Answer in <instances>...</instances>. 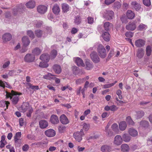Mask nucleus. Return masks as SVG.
Listing matches in <instances>:
<instances>
[{
	"mask_svg": "<svg viewBox=\"0 0 152 152\" xmlns=\"http://www.w3.org/2000/svg\"><path fill=\"white\" fill-rule=\"evenodd\" d=\"M143 3L144 5L147 7H149L151 5L150 0H142Z\"/></svg>",
	"mask_w": 152,
	"mask_h": 152,
	"instance_id": "49",
	"label": "nucleus"
},
{
	"mask_svg": "<svg viewBox=\"0 0 152 152\" xmlns=\"http://www.w3.org/2000/svg\"><path fill=\"white\" fill-rule=\"evenodd\" d=\"M89 125L86 123H84L83 124V129L85 131H87L89 129Z\"/></svg>",
	"mask_w": 152,
	"mask_h": 152,
	"instance_id": "55",
	"label": "nucleus"
},
{
	"mask_svg": "<svg viewBox=\"0 0 152 152\" xmlns=\"http://www.w3.org/2000/svg\"><path fill=\"white\" fill-rule=\"evenodd\" d=\"M74 22L76 24L78 25L80 24L81 22L80 17L79 16H77Z\"/></svg>",
	"mask_w": 152,
	"mask_h": 152,
	"instance_id": "50",
	"label": "nucleus"
},
{
	"mask_svg": "<svg viewBox=\"0 0 152 152\" xmlns=\"http://www.w3.org/2000/svg\"><path fill=\"white\" fill-rule=\"evenodd\" d=\"M11 35L9 33H7L3 35L2 37L3 39L6 41L10 40L12 39Z\"/></svg>",
	"mask_w": 152,
	"mask_h": 152,
	"instance_id": "24",
	"label": "nucleus"
},
{
	"mask_svg": "<svg viewBox=\"0 0 152 152\" xmlns=\"http://www.w3.org/2000/svg\"><path fill=\"white\" fill-rule=\"evenodd\" d=\"M35 59V56L33 54H27L25 56L24 60L27 62H31L33 61Z\"/></svg>",
	"mask_w": 152,
	"mask_h": 152,
	"instance_id": "7",
	"label": "nucleus"
},
{
	"mask_svg": "<svg viewBox=\"0 0 152 152\" xmlns=\"http://www.w3.org/2000/svg\"><path fill=\"white\" fill-rule=\"evenodd\" d=\"M21 132H18L15 134L14 137V139H20L21 137Z\"/></svg>",
	"mask_w": 152,
	"mask_h": 152,
	"instance_id": "58",
	"label": "nucleus"
},
{
	"mask_svg": "<svg viewBox=\"0 0 152 152\" xmlns=\"http://www.w3.org/2000/svg\"><path fill=\"white\" fill-rule=\"evenodd\" d=\"M102 37L105 41L108 42L110 40V36L108 32H105L103 33Z\"/></svg>",
	"mask_w": 152,
	"mask_h": 152,
	"instance_id": "22",
	"label": "nucleus"
},
{
	"mask_svg": "<svg viewBox=\"0 0 152 152\" xmlns=\"http://www.w3.org/2000/svg\"><path fill=\"white\" fill-rule=\"evenodd\" d=\"M22 42L23 46L25 47L28 46L30 43V41L27 37L25 36L22 38Z\"/></svg>",
	"mask_w": 152,
	"mask_h": 152,
	"instance_id": "25",
	"label": "nucleus"
},
{
	"mask_svg": "<svg viewBox=\"0 0 152 152\" xmlns=\"http://www.w3.org/2000/svg\"><path fill=\"white\" fill-rule=\"evenodd\" d=\"M0 86L4 88L5 87H8L11 88V87L9 86L7 83L6 82H4L1 80H0Z\"/></svg>",
	"mask_w": 152,
	"mask_h": 152,
	"instance_id": "43",
	"label": "nucleus"
},
{
	"mask_svg": "<svg viewBox=\"0 0 152 152\" xmlns=\"http://www.w3.org/2000/svg\"><path fill=\"white\" fill-rule=\"evenodd\" d=\"M126 121L129 125H133L134 124V122L133 121L130 116H128L127 117Z\"/></svg>",
	"mask_w": 152,
	"mask_h": 152,
	"instance_id": "42",
	"label": "nucleus"
},
{
	"mask_svg": "<svg viewBox=\"0 0 152 152\" xmlns=\"http://www.w3.org/2000/svg\"><path fill=\"white\" fill-rule=\"evenodd\" d=\"M27 85L30 88H31L32 89H36L37 90L39 89V86H33L29 83H28L27 84Z\"/></svg>",
	"mask_w": 152,
	"mask_h": 152,
	"instance_id": "48",
	"label": "nucleus"
},
{
	"mask_svg": "<svg viewBox=\"0 0 152 152\" xmlns=\"http://www.w3.org/2000/svg\"><path fill=\"white\" fill-rule=\"evenodd\" d=\"M29 146L28 145L25 144L24 145L22 148L23 150L24 151H27L28 149Z\"/></svg>",
	"mask_w": 152,
	"mask_h": 152,
	"instance_id": "63",
	"label": "nucleus"
},
{
	"mask_svg": "<svg viewBox=\"0 0 152 152\" xmlns=\"http://www.w3.org/2000/svg\"><path fill=\"white\" fill-rule=\"evenodd\" d=\"M39 67L42 68H46L48 66V65L47 64L44 63L43 62H41L40 63L39 65Z\"/></svg>",
	"mask_w": 152,
	"mask_h": 152,
	"instance_id": "52",
	"label": "nucleus"
},
{
	"mask_svg": "<svg viewBox=\"0 0 152 152\" xmlns=\"http://www.w3.org/2000/svg\"><path fill=\"white\" fill-rule=\"evenodd\" d=\"M57 54V51L56 50H53L51 52L50 58L51 59H54L56 56Z\"/></svg>",
	"mask_w": 152,
	"mask_h": 152,
	"instance_id": "44",
	"label": "nucleus"
},
{
	"mask_svg": "<svg viewBox=\"0 0 152 152\" xmlns=\"http://www.w3.org/2000/svg\"><path fill=\"white\" fill-rule=\"evenodd\" d=\"M25 9V7L24 4H20L17 6L16 8L13 9V14L16 15L18 13H21L23 12Z\"/></svg>",
	"mask_w": 152,
	"mask_h": 152,
	"instance_id": "4",
	"label": "nucleus"
},
{
	"mask_svg": "<svg viewBox=\"0 0 152 152\" xmlns=\"http://www.w3.org/2000/svg\"><path fill=\"white\" fill-rule=\"evenodd\" d=\"M145 42L144 40L139 39L136 40L135 42V46L138 48L143 47L145 45Z\"/></svg>",
	"mask_w": 152,
	"mask_h": 152,
	"instance_id": "11",
	"label": "nucleus"
},
{
	"mask_svg": "<svg viewBox=\"0 0 152 152\" xmlns=\"http://www.w3.org/2000/svg\"><path fill=\"white\" fill-rule=\"evenodd\" d=\"M21 110L23 113L27 111L28 112L27 113V116L30 117L33 112V109L31 107H29V104L28 102H23L21 106Z\"/></svg>",
	"mask_w": 152,
	"mask_h": 152,
	"instance_id": "1",
	"label": "nucleus"
},
{
	"mask_svg": "<svg viewBox=\"0 0 152 152\" xmlns=\"http://www.w3.org/2000/svg\"><path fill=\"white\" fill-rule=\"evenodd\" d=\"M122 142V140L121 137L119 135H116L114 138L113 143L114 144L119 145Z\"/></svg>",
	"mask_w": 152,
	"mask_h": 152,
	"instance_id": "13",
	"label": "nucleus"
},
{
	"mask_svg": "<svg viewBox=\"0 0 152 152\" xmlns=\"http://www.w3.org/2000/svg\"><path fill=\"white\" fill-rule=\"evenodd\" d=\"M119 125L120 129L121 131L124 130L127 127L126 124L124 121L121 122Z\"/></svg>",
	"mask_w": 152,
	"mask_h": 152,
	"instance_id": "30",
	"label": "nucleus"
},
{
	"mask_svg": "<svg viewBox=\"0 0 152 152\" xmlns=\"http://www.w3.org/2000/svg\"><path fill=\"white\" fill-rule=\"evenodd\" d=\"M121 151L124 152H128L129 150V146L126 144H123L121 146Z\"/></svg>",
	"mask_w": 152,
	"mask_h": 152,
	"instance_id": "33",
	"label": "nucleus"
},
{
	"mask_svg": "<svg viewBox=\"0 0 152 152\" xmlns=\"http://www.w3.org/2000/svg\"><path fill=\"white\" fill-rule=\"evenodd\" d=\"M47 7L44 5H39L37 8V12L39 13L42 14H44L47 11Z\"/></svg>",
	"mask_w": 152,
	"mask_h": 152,
	"instance_id": "10",
	"label": "nucleus"
},
{
	"mask_svg": "<svg viewBox=\"0 0 152 152\" xmlns=\"http://www.w3.org/2000/svg\"><path fill=\"white\" fill-rule=\"evenodd\" d=\"M50 121L51 123L54 124H57L59 122L58 117L55 115H51L50 118Z\"/></svg>",
	"mask_w": 152,
	"mask_h": 152,
	"instance_id": "14",
	"label": "nucleus"
},
{
	"mask_svg": "<svg viewBox=\"0 0 152 152\" xmlns=\"http://www.w3.org/2000/svg\"><path fill=\"white\" fill-rule=\"evenodd\" d=\"M52 10L54 13L57 15L59 14L60 12V9L59 6L57 4H56L53 5Z\"/></svg>",
	"mask_w": 152,
	"mask_h": 152,
	"instance_id": "23",
	"label": "nucleus"
},
{
	"mask_svg": "<svg viewBox=\"0 0 152 152\" xmlns=\"http://www.w3.org/2000/svg\"><path fill=\"white\" fill-rule=\"evenodd\" d=\"M111 127L114 131H116L118 129V125L116 124H114L112 125Z\"/></svg>",
	"mask_w": 152,
	"mask_h": 152,
	"instance_id": "54",
	"label": "nucleus"
},
{
	"mask_svg": "<svg viewBox=\"0 0 152 152\" xmlns=\"http://www.w3.org/2000/svg\"><path fill=\"white\" fill-rule=\"evenodd\" d=\"M75 62L78 66H84V64L83 62V61L79 58H76Z\"/></svg>",
	"mask_w": 152,
	"mask_h": 152,
	"instance_id": "34",
	"label": "nucleus"
},
{
	"mask_svg": "<svg viewBox=\"0 0 152 152\" xmlns=\"http://www.w3.org/2000/svg\"><path fill=\"white\" fill-rule=\"evenodd\" d=\"M60 122L63 124H66L69 123V121L66 116L64 114H62L60 117Z\"/></svg>",
	"mask_w": 152,
	"mask_h": 152,
	"instance_id": "15",
	"label": "nucleus"
},
{
	"mask_svg": "<svg viewBox=\"0 0 152 152\" xmlns=\"http://www.w3.org/2000/svg\"><path fill=\"white\" fill-rule=\"evenodd\" d=\"M90 55L91 60L94 63H97L100 61V58L96 52H92Z\"/></svg>",
	"mask_w": 152,
	"mask_h": 152,
	"instance_id": "6",
	"label": "nucleus"
},
{
	"mask_svg": "<svg viewBox=\"0 0 152 152\" xmlns=\"http://www.w3.org/2000/svg\"><path fill=\"white\" fill-rule=\"evenodd\" d=\"M88 23L90 24H92L94 23V18L91 17H89L88 18Z\"/></svg>",
	"mask_w": 152,
	"mask_h": 152,
	"instance_id": "59",
	"label": "nucleus"
},
{
	"mask_svg": "<svg viewBox=\"0 0 152 152\" xmlns=\"http://www.w3.org/2000/svg\"><path fill=\"white\" fill-rule=\"evenodd\" d=\"M122 138L123 140L125 142H129L131 139L130 136H129L128 134H124L123 135Z\"/></svg>",
	"mask_w": 152,
	"mask_h": 152,
	"instance_id": "41",
	"label": "nucleus"
},
{
	"mask_svg": "<svg viewBox=\"0 0 152 152\" xmlns=\"http://www.w3.org/2000/svg\"><path fill=\"white\" fill-rule=\"evenodd\" d=\"M121 4L119 1H116L113 4V7L115 8L119 9L121 6Z\"/></svg>",
	"mask_w": 152,
	"mask_h": 152,
	"instance_id": "47",
	"label": "nucleus"
},
{
	"mask_svg": "<svg viewBox=\"0 0 152 152\" xmlns=\"http://www.w3.org/2000/svg\"><path fill=\"white\" fill-rule=\"evenodd\" d=\"M39 127L42 129L45 128L48 126V122L44 120L40 121L39 122Z\"/></svg>",
	"mask_w": 152,
	"mask_h": 152,
	"instance_id": "19",
	"label": "nucleus"
},
{
	"mask_svg": "<svg viewBox=\"0 0 152 152\" xmlns=\"http://www.w3.org/2000/svg\"><path fill=\"white\" fill-rule=\"evenodd\" d=\"M97 51L98 55L101 58H104L107 56L106 50L104 46L101 44H99L97 47Z\"/></svg>",
	"mask_w": 152,
	"mask_h": 152,
	"instance_id": "2",
	"label": "nucleus"
},
{
	"mask_svg": "<svg viewBox=\"0 0 152 152\" xmlns=\"http://www.w3.org/2000/svg\"><path fill=\"white\" fill-rule=\"evenodd\" d=\"M144 55V50L142 48H139L137 50V57L139 58H141Z\"/></svg>",
	"mask_w": 152,
	"mask_h": 152,
	"instance_id": "28",
	"label": "nucleus"
},
{
	"mask_svg": "<svg viewBox=\"0 0 152 152\" xmlns=\"http://www.w3.org/2000/svg\"><path fill=\"white\" fill-rule=\"evenodd\" d=\"M45 134L46 136L49 137H52L56 135L55 131L52 129H50L45 131Z\"/></svg>",
	"mask_w": 152,
	"mask_h": 152,
	"instance_id": "12",
	"label": "nucleus"
},
{
	"mask_svg": "<svg viewBox=\"0 0 152 152\" xmlns=\"http://www.w3.org/2000/svg\"><path fill=\"white\" fill-rule=\"evenodd\" d=\"M138 28L139 30L142 31L145 29L146 28L147 26L145 25L141 24L139 25Z\"/></svg>",
	"mask_w": 152,
	"mask_h": 152,
	"instance_id": "51",
	"label": "nucleus"
},
{
	"mask_svg": "<svg viewBox=\"0 0 152 152\" xmlns=\"http://www.w3.org/2000/svg\"><path fill=\"white\" fill-rule=\"evenodd\" d=\"M131 4L133 9L137 11H139L142 9L140 4L136 1H132Z\"/></svg>",
	"mask_w": 152,
	"mask_h": 152,
	"instance_id": "8",
	"label": "nucleus"
},
{
	"mask_svg": "<svg viewBox=\"0 0 152 152\" xmlns=\"http://www.w3.org/2000/svg\"><path fill=\"white\" fill-rule=\"evenodd\" d=\"M35 3L34 1L31 0L28 2L26 4V5L27 8L32 9L35 6Z\"/></svg>",
	"mask_w": 152,
	"mask_h": 152,
	"instance_id": "26",
	"label": "nucleus"
},
{
	"mask_svg": "<svg viewBox=\"0 0 152 152\" xmlns=\"http://www.w3.org/2000/svg\"><path fill=\"white\" fill-rule=\"evenodd\" d=\"M115 0H105L104 3L107 5H109L114 2Z\"/></svg>",
	"mask_w": 152,
	"mask_h": 152,
	"instance_id": "61",
	"label": "nucleus"
},
{
	"mask_svg": "<svg viewBox=\"0 0 152 152\" xmlns=\"http://www.w3.org/2000/svg\"><path fill=\"white\" fill-rule=\"evenodd\" d=\"M140 124L142 127L146 128L148 126L149 123L147 121H142L140 122Z\"/></svg>",
	"mask_w": 152,
	"mask_h": 152,
	"instance_id": "38",
	"label": "nucleus"
},
{
	"mask_svg": "<svg viewBox=\"0 0 152 152\" xmlns=\"http://www.w3.org/2000/svg\"><path fill=\"white\" fill-rule=\"evenodd\" d=\"M110 110L114 112L117 110L118 108L115 105H113L110 106Z\"/></svg>",
	"mask_w": 152,
	"mask_h": 152,
	"instance_id": "57",
	"label": "nucleus"
},
{
	"mask_svg": "<svg viewBox=\"0 0 152 152\" xmlns=\"http://www.w3.org/2000/svg\"><path fill=\"white\" fill-rule=\"evenodd\" d=\"M35 33L37 37H40L43 34V31L41 30L38 29L35 31Z\"/></svg>",
	"mask_w": 152,
	"mask_h": 152,
	"instance_id": "45",
	"label": "nucleus"
},
{
	"mask_svg": "<svg viewBox=\"0 0 152 152\" xmlns=\"http://www.w3.org/2000/svg\"><path fill=\"white\" fill-rule=\"evenodd\" d=\"M125 36L127 37L131 38L133 37V34L131 31L126 32L125 34Z\"/></svg>",
	"mask_w": 152,
	"mask_h": 152,
	"instance_id": "56",
	"label": "nucleus"
},
{
	"mask_svg": "<svg viewBox=\"0 0 152 152\" xmlns=\"http://www.w3.org/2000/svg\"><path fill=\"white\" fill-rule=\"evenodd\" d=\"M136 27L135 22H130L126 26V28L128 30L133 31L136 28Z\"/></svg>",
	"mask_w": 152,
	"mask_h": 152,
	"instance_id": "16",
	"label": "nucleus"
},
{
	"mask_svg": "<svg viewBox=\"0 0 152 152\" xmlns=\"http://www.w3.org/2000/svg\"><path fill=\"white\" fill-rule=\"evenodd\" d=\"M41 52V51L40 49L38 48H36L32 51V53L33 55L35 56H37L39 55Z\"/></svg>",
	"mask_w": 152,
	"mask_h": 152,
	"instance_id": "32",
	"label": "nucleus"
},
{
	"mask_svg": "<svg viewBox=\"0 0 152 152\" xmlns=\"http://www.w3.org/2000/svg\"><path fill=\"white\" fill-rule=\"evenodd\" d=\"M146 50L147 56H150L151 54L152 51L151 46L149 45L147 46L146 48Z\"/></svg>",
	"mask_w": 152,
	"mask_h": 152,
	"instance_id": "46",
	"label": "nucleus"
},
{
	"mask_svg": "<svg viewBox=\"0 0 152 152\" xmlns=\"http://www.w3.org/2000/svg\"><path fill=\"white\" fill-rule=\"evenodd\" d=\"M50 58L49 55L47 53L42 54L40 57V59L46 62L49 61Z\"/></svg>",
	"mask_w": 152,
	"mask_h": 152,
	"instance_id": "18",
	"label": "nucleus"
},
{
	"mask_svg": "<svg viewBox=\"0 0 152 152\" xmlns=\"http://www.w3.org/2000/svg\"><path fill=\"white\" fill-rule=\"evenodd\" d=\"M112 150V148L111 146L106 145H102L101 148V150L102 152H109Z\"/></svg>",
	"mask_w": 152,
	"mask_h": 152,
	"instance_id": "17",
	"label": "nucleus"
},
{
	"mask_svg": "<svg viewBox=\"0 0 152 152\" xmlns=\"http://www.w3.org/2000/svg\"><path fill=\"white\" fill-rule=\"evenodd\" d=\"M10 102L8 101H0V107H4L6 105L7 109V108Z\"/></svg>",
	"mask_w": 152,
	"mask_h": 152,
	"instance_id": "39",
	"label": "nucleus"
},
{
	"mask_svg": "<svg viewBox=\"0 0 152 152\" xmlns=\"http://www.w3.org/2000/svg\"><path fill=\"white\" fill-rule=\"evenodd\" d=\"M53 69L56 74H59L61 71V69L60 66L57 64H55L53 66Z\"/></svg>",
	"mask_w": 152,
	"mask_h": 152,
	"instance_id": "20",
	"label": "nucleus"
},
{
	"mask_svg": "<svg viewBox=\"0 0 152 152\" xmlns=\"http://www.w3.org/2000/svg\"><path fill=\"white\" fill-rule=\"evenodd\" d=\"M84 134L83 129H81L80 132H74L73 136L77 141L79 142L82 140V136Z\"/></svg>",
	"mask_w": 152,
	"mask_h": 152,
	"instance_id": "5",
	"label": "nucleus"
},
{
	"mask_svg": "<svg viewBox=\"0 0 152 152\" xmlns=\"http://www.w3.org/2000/svg\"><path fill=\"white\" fill-rule=\"evenodd\" d=\"M43 78L48 80H51L54 78V75L49 73L43 76Z\"/></svg>",
	"mask_w": 152,
	"mask_h": 152,
	"instance_id": "37",
	"label": "nucleus"
},
{
	"mask_svg": "<svg viewBox=\"0 0 152 152\" xmlns=\"http://www.w3.org/2000/svg\"><path fill=\"white\" fill-rule=\"evenodd\" d=\"M65 129L66 127L65 126L63 125H61L58 128L59 131L61 132H62Z\"/></svg>",
	"mask_w": 152,
	"mask_h": 152,
	"instance_id": "64",
	"label": "nucleus"
},
{
	"mask_svg": "<svg viewBox=\"0 0 152 152\" xmlns=\"http://www.w3.org/2000/svg\"><path fill=\"white\" fill-rule=\"evenodd\" d=\"M86 68L88 70L91 69L93 67V65L91 64L89 61H86Z\"/></svg>",
	"mask_w": 152,
	"mask_h": 152,
	"instance_id": "40",
	"label": "nucleus"
},
{
	"mask_svg": "<svg viewBox=\"0 0 152 152\" xmlns=\"http://www.w3.org/2000/svg\"><path fill=\"white\" fill-rule=\"evenodd\" d=\"M27 34L32 39L34 38V35L32 31H28L27 32Z\"/></svg>",
	"mask_w": 152,
	"mask_h": 152,
	"instance_id": "53",
	"label": "nucleus"
},
{
	"mask_svg": "<svg viewBox=\"0 0 152 152\" xmlns=\"http://www.w3.org/2000/svg\"><path fill=\"white\" fill-rule=\"evenodd\" d=\"M114 85V84H105L103 85V87L104 88H110Z\"/></svg>",
	"mask_w": 152,
	"mask_h": 152,
	"instance_id": "62",
	"label": "nucleus"
},
{
	"mask_svg": "<svg viewBox=\"0 0 152 152\" xmlns=\"http://www.w3.org/2000/svg\"><path fill=\"white\" fill-rule=\"evenodd\" d=\"M128 132L129 134L133 137H135L138 134L137 131L133 128H131L129 129Z\"/></svg>",
	"mask_w": 152,
	"mask_h": 152,
	"instance_id": "21",
	"label": "nucleus"
},
{
	"mask_svg": "<svg viewBox=\"0 0 152 152\" xmlns=\"http://www.w3.org/2000/svg\"><path fill=\"white\" fill-rule=\"evenodd\" d=\"M113 26L112 24L109 22H105L104 23V29L107 31L109 30L110 28L112 27Z\"/></svg>",
	"mask_w": 152,
	"mask_h": 152,
	"instance_id": "29",
	"label": "nucleus"
},
{
	"mask_svg": "<svg viewBox=\"0 0 152 152\" xmlns=\"http://www.w3.org/2000/svg\"><path fill=\"white\" fill-rule=\"evenodd\" d=\"M17 94L15 95H13L12 96L11 99L12 100V103L14 104H16L19 100V96H17V95H20L22 94L21 93H18L16 92Z\"/></svg>",
	"mask_w": 152,
	"mask_h": 152,
	"instance_id": "9",
	"label": "nucleus"
},
{
	"mask_svg": "<svg viewBox=\"0 0 152 152\" xmlns=\"http://www.w3.org/2000/svg\"><path fill=\"white\" fill-rule=\"evenodd\" d=\"M144 115V112L142 111H139L136 112L137 119H139L141 118Z\"/></svg>",
	"mask_w": 152,
	"mask_h": 152,
	"instance_id": "36",
	"label": "nucleus"
},
{
	"mask_svg": "<svg viewBox=\"0 0 152 152\" xmlns=\"http://www.w3.org/2000/svg\"><path fill=\"white\" fill-rule=\"evenodd\" d=\"M84 78H83L82 79H78L76 80V83L78 85L80 84L83 83V80H84Z\"/></svg>",
	"mask_w": 152,
	"mask_h": 152,
	"instance_id": "60",
	"label": "nucleus"
},
{
	"mask_svg": "<svg viewBox=\"0 0 152 152\" xmlns=\"http://www.w3.org/2000/svg\"><path fill=\"white\" fill-rule=\"evenodd\" d=\"M127 17L129 19H132L135 16L134 13L131 10H128L126 13Z\"/></svg>",
	"mask_w": 152,
	"mask_h": 152,
	"instance_id": "31",
	"label": "nucleus"
},
{
	"mask_svg": "<svg viewBox=\"0 0 152 152\" xmlns=\"http://www.w3.org/2000/svg\"><path fill=\"white\" fill-rule=\"evenodd\" d=\"M6 97L7 98H10L11 99L13 95H15L16 94H17L16 92H15L13 90L11 91V93L9 92H6Z\"/></svg>",
	"mask_w": 152,
	"mask_h": 152,
	"instance_id": "35",
	"label": "nucleus"
},
{
	"mask_svg": "<svg viewBox=\"0 0 152 152\" xmlns=\"http://www.w3.org/2000/svg\"><path fill=\"white\" fill-rule=\"evenodd\" d=\"M61 7L62 12H66L69 10V6L66 3L62 4Z\"/></svg>",
	"mask_w": 152,
	"mask_h": 152,
	"instance_id": "27",
	"label": "nucleus"
},
{
	"mask_svg": "<svg viewBox=\"0 0 152 152\" xmlns=\"http://www.w3.org/2000/svg\"><path fill=\"white\" fill-rule=\"evenodd\" d=\"M114 16V12L110 10H106L104 13L103 17L107 20H109L113 19Z\"/></svg>",
	"mask_w": 152,
	"mask_h": 152,
	"instance_id": "3",
	"label": "nucleus"
}]
</instances>
